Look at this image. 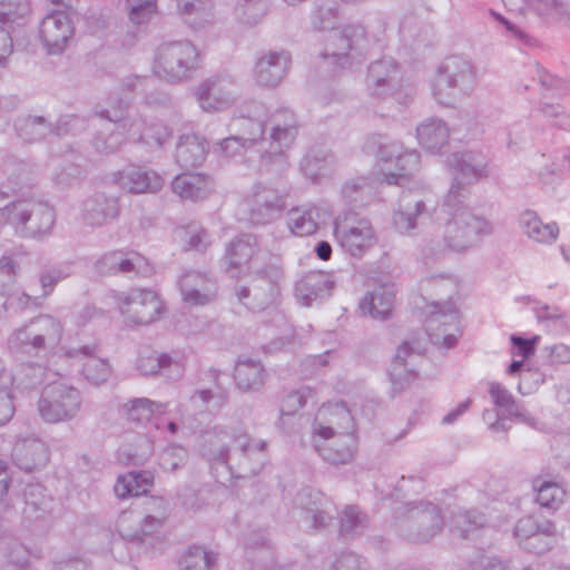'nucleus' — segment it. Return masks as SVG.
I'll use <instances>...</instances> for the list:
<instances>
[{
  "mask_svg": "<svg viewBox=\"0 0 570 570\" xmlns=\"http://www.w3.org/2000/svg\"><path fill=\"white\" fill-rule=\"evenodd\" d=\"M119 197L105 191L88 196L81 204L82 222L90 227H104L120 215Z\"/></svg>",
  "mask_w": 570,
  "mask_h": 570,
  "instance_id": "a211bd4d",
  "label": "nucleus"
},
{
  "mask_svg": "<svg viewBox=\"0 0 570 570\" xmlns=\"http://www.w3.org/2000/svg\"><path fill=\"white\" fill-rule=\"evenodd\" d=\"M395 292L392 286H379L360 302L361 312L374 320L385 321L392 316Z\"/></svg>",
  "mask_w": 570,
  "mask_h": 570,
  "instance_id": "7c9ffc66",
  "label": "nucleus"
},
{
  "mask_svg": "<svg viewBox=\"0 0 570 570\" xmlns=\"http://www.w3.org/2000/svg\"><path fill=\"white\" fill-rule=\"evenodd\" d=\"M285 208V184L282 180L275 187L265 183L254 185L249 207V219L253 224H268L278 218Z\"/></svg>",
  "mask_w": 570,
  "mask_h": 570,
  "instance_id": "4468645a",
  "label": "nucleus"
},
{
  "mask_svg": "<svg viewBox=\"0 0 570 570\" xmlns=\"http://www.w3.org/2000/svg\"><path fill=\"white\" fill-rule=\"evenodd\" d=\"M116 299L120 313L139 325L157 321L164 309L159 296L151 289L132 288L128 293H119Z\"/></svg>",
  "mask_w": 570,
  "mask_h": 570,
  "instance_id": "ddd939ff",
  "label": "nucleus"
},
{
  "mask_svg": "<svg viewBox=\"0 0 570 570\" xmlns=\"http://www.w3.org/2000/svg\"><path fill=\"white\" fill-rule=\"evenodd\" d=\"M61 323L40 315L16 330L8 340L9 347L20 354L39 357L53 350L62 338Z\"/></svg>",
  "mask_w": 570,
  "mask_h": 570,
  "instance_id": "423d86ee",
  "label": "nucleus"
},
{
  "mask_svg": "<svg viewBox=\"0 0 570 570\" xmlns=\"http://www.w3.org/2000/svg\"><path fill=\"white\" fill-rule=\"evenodd\" d=\"M81 405V392L62 382L46 385L38 400L41 419L52 424L73 420L80 412Z\"/></svg>",
  "mask_w": 570,
  "mask_h": 570,
  "instance_id": "9d476101",
  "label": "nucleus"
},
{
  "mask_svg": "<svg viewBox=\"0 0 570 570\" xmlns=\"http://www.w3.org/2000/svg\"><path fill=\"white\" fill-rule=\"evenodd\" d=\"M428 214L426 205L421 199H411L410 196L402 197L400 208L393 214L394 227L401 234H409L417 225V218Z\"/></svg>",
  "mask_w": 570,
  "mask_h": 570,
  "instance_id": "58836bf2",
  "label": "nucleus"
},
{
  "mask_svg": "<svg viewBox=\"0 0 570 570\" xmlns=\"http://www.w3.org/2000/svg\"><path fill=\"white\" fill-rule=\"evenodd\" d=\"M335 508L327 500H318L312 507L304 508V519L311 522L312 527L316 530L326 529L333 523L335 519Z\"/></svg>",
  "mask_w": 570,
  "mask_h": 570,
  "instance_id": "5fc2aeb1",
  "label": "nucleus"
},
{
  "mask_svg": "<svg viewBox=\"0 0 570 570\" xmlns=\"http://www.w3.org/2000/svg\"><path fill=\"white\" fill-rule=\"evenodd\" d=\"M283 278V267L271 259L264 266L254 269L247 286L236 288V296L249 311L262 312L276 302Z\"/></svg>",
  "mask_w": 570,
  "mask_h": 570,
  "instance_id": "6e6552de",
  "label": "nucleus"
},
{
  "mask_svg": "<svg viewBox=\"0 0 570 570\" xmlns=\"http://www.w3.org/2000/svg\"><path fill=\"white\" fill-rule=\"evenodd\" d=\"M137 370L142 375L161 374L169 380H178L183 376V365L169 354L155 352L148 355H140L137 361Z\"/></svg>",
  "mask_w": 570,
  "mask_h": 570,
  "instance_id": "473e14b6",
  "label": "nucleus"
},
{
  "mask_svg": "<svg viewBox=\"0 0 570 570\" xmlns=\"http://www.w3.org/2000/svg\"><path fill=\"white\" fill-rule=\"evenodd\" d=\"M333 275L323 271H312L295 284V297L303 306H312L330 298L335 288Z\"/></svg>",
  "mask_w": 570,
  "mask_h": 570,
  "instance_id": "412c9836",
  "label": "nucleus"
},
{
  "mask_svg": "<svg viewBox=\"0 0 570 570\" xmlns=\"http://www.w3.org/2000/svg\"><path fill=\"white\" fill-rule=\"evenodd\" d=\"M165 519V513L158 517L151 514L146 515L140 523L139 531H136L132 535H130L131 541H136L139 544L154 547L155 542L158 540L156 533H158V531L163 528Z\"/></svg>",
  "mask_w": 570,
  "mask_h": 570,
  "instance_id": "680f3d73",
  "label": "nucleus"
},
{
  "mask_svg": "<svg viewBox=\"0 0 570 570\" xmlns=\"http://www.w3.org/2000/svg\"><path fill=\"white\" fill-rule=\"evenodd\" d=\"M22 258L21 253H6L0 257V294H6L16 284Z\"/></svg>",
  "mask_w": 570,
  "mask_h": 570,
  "instance_id": "3c124183",
  "label": "nucleus"
},
{
  "mask_svg": "<svg viewBox=\"0 0 570 570\" xmlns=\"http://www.w3.org/2000/svg\"><path fill=\"white\" fill-rule=\"evenodd\" d=\"M177 8L184 21L195 30L205 28L214 20L210 0H178Z\"/></svg>",
  "mask_w": 570,
  "mask_h": 570,
  "instance_id": "ea45409f",
  "label": "nucleus"
},
{
  "mask_svg": "<svg viewBox=\"0 0 570 570\" xmlns=\"http://www.w3.org/2000/svg\"><path fill=\"white\" fill-rule=\"evenodd\" d=\"M154 484L150 471H130L118 476L114 487L115 494L120 499L146 494Z\"/></svg>",
  "mask_w": 570,
  "mask_h": 570,
  "instance_id": "c9c22d12",
  "label": "nucleus"
},
{
  "mask_svg": "<svg viewBox=\"0 0 570 570\" xmlns=\"http://www.w3.org/2000/svg\"><path fill=\"white\" fill-rule=\"evenodd\" d=\"M433 307L434 309L425 321V331L431 337V331H436L440 326H443L445 333L449 326H454L459 322V311L453 302H434Z\"/></svg>",
  "mask_w": 570,
  "mask_h": 570,
  "instance_id": "a18cd8bd",
  "label": "nucleus"
},
{
  "mask_svg": "<svg viewBox=\"0 0 570 570\" xmlns=\"http://www.w3.org/2000/svg\"><path fill=\"white\" fill-rule=\"evenodd\" d=\"M70 272L67 266L60 264H47L42 266L39 272V283L41 286L42 297H48L53 291L57 284L67 277Z\"/></svg>",
  "mask_w": 570,
  "mask_h": 570,
  "instance_id": "052dcab7",
  "label": "nucleus"
},
{
  "mask_svg": "<svg viewBox=\"0 0 570 570\" xmlns=\"http://www.w3.org/2000/svg\"><path fill=\"white\" fill-rule=\"evenodd\" d=\"M321 212L316 206L293 208L288 213V227L291 232L298 236H307L315 233L318 228Z\"/></svg>",
  "mask_w": 570,
  "mask_h": 570,
  "instance_id": "37998d69",
  "label": "nucleus"
},
{
  "mask_svg": "<svg viewBox=\"0 0 570 570\" xmlns=\"http://www.w3.org/2000/svg\"><path fill=\"white\" fill-rule=\"evenodd\" d=\"M265 376V368L259 361L244 358L236 363L234 380L243 392L258 391L264 385Z\"/></svg>",
  "mask_w": 570,
  "mask_h": 570,
  "instance_id": "4c0bfd02",
  "label": "nucleus"
},
{
  "mask_svg": "<svg viewBox=\"0 0 570 570\" xmlns=\"http://www.w3.org/2000/svg\"><path fill=\"white\" fill-rule=\"evenodd\" d=\"M195 96L200 108L207 112L224 110L235 102L229 85L219 79H208L199 83Z\"/></svg>",
  "mask_w": 570,
  "mask_h": 570,
  "instance_id": "b1692460",
  "label": "nucleus"
},
{
  "mask_svg": "<svg viewBox=\"0 0 570 570\" xmlns=\"http://www.w3.org/2000/svg\"><path fill=\"white\" fill-rule=\"evenodd\" d=\"M257 252V237L252 234H240L226 245L222 263L227 272H234L249 263Z\"/></svg>",
  "mask_w": 570,
  "mask_h": 570,
  "instance_id": "c85d7f7f",
  "label": "nucleus"
},
{
  "mask_svg": "<svg viewBox=\"0 0 570 570\" xmlns=\"http://www.w3.org/2000/svg\"><path fill=\"white\" fill-rule=\"evenodd\" d=\"M485 524V515L478 510L458 511L452 517V531L463 539H472Z\"/></svg>",
  "mask_w": 570,
  "mask_h": 570,
  "instance_id": "de8ad7c7",
  "label": "nucleus"
},
{
  "mask_svg": "<svg viewBox=\"0 0 570 570\" xmlns=\"http://www.w3.org/2000/svg\"><path fill=\"white\" fill-rule=\"evenodd\" d=\"M75 31L69 14L56 10L47 14L40 24V39L50 55L63 52Z\"/></svg>",
  "mask_w": 570,
  "mask_h": 570,
  "instance_id": "f3484780",
  "label": "nucleus"
},
{
  "mask_svg": "<svg viewBox=\"0 0 570 570\" xmlns=\"http://www.w3.org/2000/svg\"><path fill=\"white\" fill-rule=\"evenodd\" d=\"M370 527V520L357 505H346L340 515L338 537L353 540L362 535Z\"/></svg>",
  "mask_w": 570,
  "mask_h": 570,
  "instance_id": "79ce46f5",
  "label": "nucleus"
},
{
  "mask_svg": "<svg viewBox=\"0 0 570 570\" xmlns=\"http://www.w3.org/2000/svg\"><path fill=\"white\" fill-rule=\"evenodd\" d=\"M533 489L537 491V502L549 510H557L566 495L563 488L552 481L535 480Z\"/></svg>",
  "mask_w": 570,
  "mask_h": 570,
  "instance_id": "8fccbe9b",
  "label": "nucleus"
},
{
  "mask_svg": "<svg viewBox=\"0 0 570 570\" xmlns=\"http://www.w3.org/2000/svg\"><path fill=\"white\" fill-rule=\"evenodd\" d=\"M56 222L53 209L31 199H18L0 208V225H8L16 236L42 239L51 234Z\"/></svg>",
  "mask_w": 570,
  "mask_h": 570,
  "instance_id": "39448f33",
  "label": "nucleus"
},
{
  "mask_svg": "<svg viewBox=\"0 0 570 570\" xmlns=\"http://www.w3.org/2000/svg\"><path fill=\"white\" fill-rule=\"evenodd\" d=\"M249 107L254 110H249L245 116L243 115V127L246 131L245 141L248 144V147H256L257 151L261 153L262 161L265 164L275 163L274 156L272 154H264L263 147L268 148V137H265L266 130H268L267 121L263 122L255 117L259 116V111L263 109V106L259 102L252 101L249 102Z\"/></svg>",
  "mask_w": 570,
  "mask_h": 570,
  "instance_id": "cd10ccee",
  "label": "nucleus"
},
{
  "mask_svg": "<svg viewBox=\"0 0 570 570\" xmlns=\"http://www.w3.org/2000/svg\"><path fill=\"white\" fill-rule=\"evenodd\" d=\"M2 173L7 177V181L0 186V198L9 197L10 193H16L21 189L27 180V169L21 163L10 160L2 167Z\"/></svg>",
  "mask_w": 570,
  "mask_h": 570,
  "instance_id": "864d4df0",
  "label": "nucleus"
},
{
  "mask_svg": "<svg viewBox=\"0 0 570 570\" xmlns=\"http://www.w3.org/2000/svg\"><path fill=\"white\" fill-rule=\"evenodd\" d=\"M17 136L27 144L39 142L52 134L51 120L40 115L19 116L14 121Z\"/></svg>",
  "mask_w": 570,
  "mask_h": 570,
  "instance_id": "72a5a7b5",
  "label": "nucleus"
},
{
  "mask_svg": "<svg viewBox=\"0 0 570 570\" xmlns=\"http://www.w3.org/2000/svg\"><path fill=\"white\" fill-rule=\"evenodd\" d=\"M368 94L377 99H400L402 73L400 65L392 57H384L370 63L365 79Z\"/></svg>",
  "mask_w": 570,
  "mask_h": 570,
  "instance_id": "f8f14e48",
  "label": "nucleus"
},
{
  "mask_svg": "<svg viewBox=\"0 0 570 570\" xmlns=\"http://www.w3.org/2000/svg\"><path fill=\"white\" fill-rule=\"evenodd\" d=\"M30 7L26 0H0V23L20 24V20L29 13Z\"/></svg>",
  "mask_w": 570,
  "mask_h": 570,
  "instance_id": "69168bd1",
  "label": "nucleus"
},
{
  "mask_svg": "<svg viewBox=\"0 0 570 570\" xmlns=\"http://www.w3.org/2000/svg\"><path fill=\"white\" fill-rule=\"evenodd\" d=\"M343 198L351 205L363 206L372 197V186L370 179L360 177L351 179L342 187Z\"/></svg>",
  "mask_w": 570,
  "mask_h": 570,
  "instance_id": "4d7b16f0",
  "label": "nucleus"
},
{
  "mask_svg": "<svg viewBox=\"0 0 570 570\" xmlns=\"http://www.w3.org/2000/svg\"><path fill=\"white\" fill-rule=\"evenodd\" d=\"M520 224L524 234L539 243H552L559 235L557 223L544 224L533 210H524L520 216Z\"/></svg>",
  "mask_w": 570,
  "mask_h": 570,
  "instance_id": "a19ab883",
  "label": "nucleus"
},
{
  "mask_svg": "<svg viewBox=\"0 0 570 570\" xmlns=\"http://www.w3.org/2000/svg\"><path fill=\"white\" fill-rule=\"evenodd\" d=\"M266 121L269 130L268 148L263 147V151L272 154L275 163L284 168L286 166L284 150L293 144L298 132L296 115L288 108H279Z\"/></svg>",
  "mask_w": 570,
  "mask_h": 570,
  "instance_id": "9b49d317",
  "label": "nucleus"
},
{
  "mask_svg": "<svg viewBox=\"0 0 570 570\" xmlns=\"http://www.w3.org/2000/svg\"><path fill=\"white\" fill-rule=\"evenodd\" d=\"M217 556L202 546H190L179 560L180 570H214Z\"/></svg>",
  "mask_w": 570,
  "mask_h": 570,
  "instance_id": "09e8293b",
  "label": "nucleus"
},
{
  "mask_svg": "<svg viewBox=\"0 0 570 570\" xmlns=\"http://www.w3.org/2000/svg\"><path fill=\"white\" fill-rule=\"evenodd\" d=\"M478 82V69L463 55H451L438 67L433 96L443 106H454L470 96Z\"/></svg>",
  "mask_w": 570,
  "mask_h": 570,
  "instance_id": "20e7f679",
  "label": "nucleus"
},
{
  "mask_svg": "<svg viewBox=\"0 0 570 570\" xmlns=\"http://www.w3.org/2000/svg\"><path fill=\"white\" fill-rule=\"evenodd\" d=\"M530 12L543 19L570 20V6L564 0H530Z\"/></svg>",
  "mask_w": 570,
  "mask_h": 570,
  "instance_id": "603ef678",
  "label": "nucleus"
},
{
  "mask_svg": "<svg viewBox=\"0 0 570 570\" xmlns=\"http://www.w3.org/2000/svg\"><path fill=\"white\" fill-rule=\"evenodd\" d=\"M367 147L375 150L376 157L380 161L390 163L397 159L399 155L403 151V146L395 140H391L383 135H375L367 141Z\"/></svg>",
  "mask_w": 570,
  "mask_h": 570,
  "instance_id": "e2e57ef3",
  "label": "nucleus"
},
{
  "mask_svg": "<svg viewBox=\"0 0 570 570\" xmlns=\"http://www.w3.org/2000/svg\"><path fill=\"white\" fill-rule=\"evenodd\" d=\"M443 524L440 509L428 501L406 503L397 520L400 534L414 543L430 541L442 531Z\"/></svg>",
  "mask_w": 570,
  "mask_h": 570,
  "instance_id": "1a4fd4ad",
  "label": "nucleus"
},
{
  "mask_svg": "<svg viewBox=\"0 0 570 570\" xmlns=\"http://www.w3.org/2000/svg\"><path fill=\"white\" fill-rule=\"evenodd\" d=\"M178 285L183 301L189 305H206L216 297V284L200 272L184 273Z\"/></svg>",
  "mask_w": 570,
  "mask_h": 570,
  "instance_id": "5701e85b",
  "label": "nucleus"
},
{
  "mask_svg": "<svg viewBox=\"0 0 570 570\" xmlns=\"http://www.w3.org/2000/svg\"><path fill=\"white\" fill-rule=\"evenodd\" d=\"M147 261L135 250H110L101 255L95 263L99 275L140 274L147 269Z\"/></svg>",
  "mask_w": 570,
  "mask_h": 570,
  "instance_id": "aec40b11",
  "label": "nucleus"
},
{
  "mask_svg": "<svg viewBox=\"0 0 570 570\" xmlns=\"http://www.w3.org/2000/svg\"><path fill=\"white\" fill-rule=\"evenodd\" d=\"M209 151L207 139L198 134H187L179 137L176 145V163L181 168L200 166Z\"/></svg>",
  "mask_w": 570,
  "mask_h": 570,
  "instance_id": "c756f323",
  "label": "nucleus"
},
{
  "mask_svg": "<svg viewBox=\"0 0 570 570\" xmlns=\"http://www.w3.org/2000/svg\"><path fill=\"white\" fill-rule=\"evenodd\" d=\"M314 448L323 460L330 464H348L356 453L357 440L355 434L344 433L334 439L331 444L315 443Z\"/></svg>",
  "mask_w": 570,
  "mask_h": 570,
  "instance_id": "2f4dec72",
  "label": "nucleus"
},
{
  "mask_svg": "<svg viewBox=\"0 0 570 570\" xmlns=\"http://www.w3.org/2000/svg\"><path fill=\"white\" fill-rule=\"evenodd\" d=\"M322 412L327 416L328 425L317 424L314 426V433L325 441L338 432L355 434V420L345 402H336L324 405Z\"/></svg>",
  "mask_w": 570,
  "mask_h": 570,
  "instance_id": "393cba45",
  "label": "nucleus"
},
{
  "mask_svg": "<svg viewBox=\"0 0 570 570\" xmlns=\"http://www.w3.org/2000/svg\"><path fill=\"white\" fill-rule=\"evenodd\" d=\"M220 374L222 373L219 370L209 368L206 372V375L213 381L214 385L216 386V392H213L209 389L196 390L191 395V400H199L203 404H207L212 400L217 399L218 406H223L224 404H226L228 401V392L219 380Z\"/></svg>",
  "mask_w": 570,
  "mask_h": 570,
  "instance_id": "0e129e2a",
  "label": "nucleus"
},
{
  "mask_svg": "<svg viewBox=\"0 0 570 570\" xmlns=\"http://www.w3.org/2000/svg\"><path fill=\"white\" fill-rule=\"evenodd\" d=\"M198 67L199 53L190 41H173L157 49L154 72L169 83L191 79Z\"/></svg>",
  "mask_w": 570,
  "mask_h": 570,
  "instance_id": "0eeeda50",
  "label": "nucleus"
},
{
  "mask_svg": "<svg viewBox=\"0 0 570 570\" xmlns=\"http://www.w3.org/2000/svg\"><path fill=\"white\" fill-rule=\"evenodd\" d=\"M334 233L342 249L354 258H362L376 243L374 229L365 218L350 223L346 217L336 223Z\"/></svg>",
  "mask_w": 570,
  "mask_h": 570,
  "instance_id": "2eb2a0df",
  "label": "nucleus"
},
{
  "mask_svg": "<svg viewBox=\"0 0 570 570\" xmlns=\"http://www.w3.org/2000/svg\"><path fill=\"white\" fill-rule=\"evenodd\" d=\"M160 404L146 397L134 399L124 405L128 421L140 424L149 421L155 412H160Z\"/></svg>",
  "mask_w": 570,
  "mask_h": 570,
  "instance_id": "13d9d810",
  "label": "nucleus"
},
{
  "mask_svg": "<svg viewBox=\"0 0 570 570\" xmlns=\"http://www.w3.org/2000/svg\"><path fill=\"white\" fill-rule=\"evenodd\" d=\"M419 142L431 153H439L449 142L448 125L439 118H429L416 128Z\"/></svg>",
  "mask_w": 570,
  "mask_h": 570,
  "instance_id": "f704fd0d",
  "label": "nucleus"
},
{
  "mask_svg": "<svg viewBox=\"0 0 570 570\" xmlns=\"http://www.w3.org/2000/svg\"><path fill=\"white\" fill-rule=\"evenodd\" d=\"M118 128L127 132L130 140L139 142L148 125L147 119L138 111L126 114L118 122Z\"/></svg>",
  "mask_w": 570,
  "mask_h": 570,
  "instance_id": "774afa93",
  "label": "nucleus"
},
{
  "mask_svg": "<svg viewBox=\"0 0 570 570\" xmlns=\"http://www.w3.org/2000/svg\"><path fill=\"white\" fill-rule=\"evenodd\" d=\"M469 197L466 185L455 178L442 205V212L446 215L442 232L443 249L463 253L493 232L492 224L485 217L466 206Z\"/></svg>",
  "mask_w": 570,
  "mask_h": 570,
  "instance_id": "f03ea898",
  "label": "nucleus"
},
{
  "mask_svg": "<svg viewBox=\"0 0 570 570\" xmlns=\"http://www.w3.org/2000/svg\"><path fill=\"white\" fill-rule=\"evenodd\" d=\"M312 26L317 31L332 30L327 37L324 58H332L340 69H352L361 63L366 49V31L362 24H346L335 29V14L331 8L318 7L314 10Z\"/></svg>",
  "mask_w": 570,
  "mask_h": 570,
  "instance_id": "7ed1b4c3",
  "label": "nucleus"
},
{
  "mask_svg": "<svg viewBox=\"0 0 570 570\" xmlns=\"http://www.w3.org/2000/svg\"><path fill=\"white\" fill-rule=\"evenodd\" d=\"M122 185L132 194L157 193L164 186V179L154 170L138 167L128 168L122 177Z\"/></svg>",
  "mask_w": 570,
  "mask_h": 570,
  "instance_id": "e433bc0d",
  "label": "nucleus"
},
{
  "mask_svg": "<svg viewBox=\"0 0 570 570\" xmlns=\"http://www.w3.org/2000/svg\"><path fill=\"white\" fill-rule=\"evenodd\" d=\"M424 348L416 342H404L399 348L394 356L392 370L390 371L391 381L394 385L397 384L399 379L402 376L401 368L404 367L406 371V358L412 354L416 353L421 355Z\"/></svg>",
  "mask_w": 570,
  "mask_h": 570,
  "instance_id": "338daca9",
  "label": "nucleus"
},
{
  "mask_svg": "<svg viewBox=\"0 0 570 570\" xmlns=\"http://www.w3.org/2000/svg\"><path fill=\"white\" fill-rule=\"evenodd\" d=\"M12 461L22 471L32 472L49 461L46 444L38 439L18 441L12 449Z\"/></svg>",
  "mask_w": 570,
  "mask_h": 570,
  "instance_id": "a878e982",
  "label": "nucleus"
},
{
  "mask_svg": "<svg viewBox=\"0 0 570 570\" xmlns=\"http://www.w3.org/2000/svg\"><path fill=\"white\" fill-rule=\"evenodd\" d=\"M98 354L99 345L97 343L71 347L66 351L68 357L82 362L81 373L85 380L95 386L106 383L111 375V366L108 358H104Z\"/></svg>",
  "mask_w": 570,
  "mask_h": 570,
  "instance_id": "6ab92c4d",
  "label": "nucleus"
},
{
  "mask_svg": "<svg viewBox=\"0 0 570 570\" xmlns=\"http://www.w3.org/2000/svg\"><path fill=\"white\" fill-rule=\"evenodd\" d=\"M173 191L184 200H203L214 189L210 176L200 173H184L171 181Z\"/></svg>",
  "mask_w": 570,
  "mask_h": 570,
  "instance_id": "bb28decb",
  "label": "nucleus"
},
{
  "mask_svg": "<svg viewBox=\"0 0 570 570\" xmlns=\"http://www.w3.org/2000/svg\"><path fill=\"white\" fill-rule=\"evenodd\" d=\"M333 161V155L324 148H312L303 158L301 167L303 173L309 178H316L322 175V170Z\"/></svg>",
  "mask_w": 570,
  "mask_h": 570,
  "instance_id": "bf43d9fd",
  "label": "nucleus"
},
{
  "mask_svg": "<svg viewBox=\"0 0 570 570\" xmlns=\"http://www.w3.org/2000/svg\"><path fill=\"white\" fill-rule=\"evenodd\" d=\"M556 525L551 521L541 523V529L521 546L524 550L541 554L549 551L556 541Z\"/></svg>",
  "mask_w": 570,
  "mask_h": 570,
  "instance_id": "6e6d98bb",
  "label": "nucleus"
},
{
  "mask_svg": "<svg viewBox=\"0 0 570 570\" xmlns=\"http://www.w3.org/2000/svg\"><path fill=\"white\" fill-rule=\"evenodd\" d=\"M200 452L214 464L227 468L233 478H250L267 462V443L232 428L214 426L200 435Z\"/></svg>",
  "mask_w": 570,
  "mask_h": 570,
  "instance_id": "f257e3e1",
  "label": "nucleus"
},
{
  "mask_svg": "<svg viewBox=\"0 0 570 570\" xmlns=\"http://www.w3.org/2000/svg\"><path fill=\"white\" fill-rule=\"evenodd\" d=\"M291 63V55L285 51H269L255 63L254 78L257 85L275 88L284 79Z\"/></svg>",
  "mask_w": 570,
  "mask_h": 570,
  "instance_id": "4be33fe9",
  "label": "nucleus"
},
{
  "mask_svg": "<svg viewBox=\"0 0 570 570\" xmlns=\"http://www.w3.org/2000/svg\"><path fill=\"white\" fill-rule=\"evenodd\" d=\"M151 453V442L145 435H136L131 443L119 448L117 458L119 462L127 465H142Z\"/></svg>",
  "mask_w": 570,
  "mask_h": 570,
  "instance_id": "49530a36",
  "label": "nucleus"
},
{
  "mask_svg": "<svg viewBox=\"0 0 570 570\" xmlns=\"http://www.w3.org/2000/svg\"><path fill=\"white\" fill-rule=\"evenodd\" d=\"M396 171L384 174V181L403 186L409 181L420 166V154L415 150H403L395 160Z\"/></svg>",
  "mask_w": 570,
  "mask_h": 570,
  "instance_id": "c03bdc74",
  "label": "nucleus"
},
{
  "mask_svg": "<svg viewBox=\"0 0 570 570\" xmlns=\"http://www.w3.org/2000/svg\"><path fill=\"white\" fill-rule=\"evenodd\" d=\"M446 166L454 174L452 183L458 178L470 193L473 183L489 176L488 158L476 150L452 153L448 156Z\"/></svg>",
  "mask_w": 570,
  "mask_h": 570,
  "instance_id": "dca6fc26",
  "label": "nucleus"
}]
</instances>
